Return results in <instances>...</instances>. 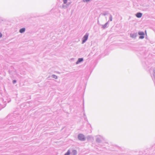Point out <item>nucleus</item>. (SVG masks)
Returning a JSON list of instances; mask_svg holds the SVG:
<instances>
[{
  "mask_svg": "<svg viewBox=\"0 0 155 155\" xmlns=\"http://www.w3.org/2000/svg\"><path fill=\"white\" fill-rule=\"evenodd\" d=\"M78 137V139L84 141L85 140V138L84 135L82 134H79Z\"/></svg>",
  "mask_w": 155,
  "mask_h": 155,
  "instance_id": "f257e3e1",
  "label": "nucleus"
},
{
  "mask_svg": "<svg viewBox=\"0 0 155 155\" xmlns=\"http://www.w3.org/2000/svg\"><path fill=\"white\" fill-rule=\"evenodd\" d=\"M88 35L87 34H86L84 37L83 38L82 43H83L85 42L88 38Z\"/></svg>",
  "mask_w": 155,
  "mask_h": 155,
  "instance_id": "f03ea898",
  "label": "nucleus"
},
{
  "mask_svg": "<svg viewBox=\"0 0 155 155\" xmlns=\"http://www.w3.org/2000/svg\"><path fill=\"white\" fill-rule=\"evenodd\" d=\"M142 16V14L140 12L136 14V16L138 18L141 17Z\"/></svg>",
  "mask_w": 155,
  "mask_h": 155,
  "instance_id": "7ed1b4c3",
  "label": "nucleus"
},
{
  "mask_svg": "<svg viewBox=\"0 0 155 155\" xmlns=\"http://www.w3.org/2000/svg\"><path fill=\"white\" fill-rule=\"evenodd\" d=\"M25 28H22L20 30L19 32L21 33H23L25 32Z\"/></svg>",
  "mask_w": 155,
  "mask_h": 155,
  "instance_id": "20e7f679",
  "label": "nucleus"
},
{
  "mask_svg": "<svg viewBox=\"0 0 155 155\" xmlns=\"http://www.w3.org/2000/svg\"><path fill=\"white\" fill-rule=\"evenodd\" d=\"M83 59L82 58H79L78 59V61L76 62V64H78L79 63L83 61Z\"/></svg>",
  "mask_w": 155,
  "mask_h": 155,
  "instance_id": "39448f33",
  "label": "nucleus"
},
{
  "mask_svg": "<svg viewBox=\"0 0 155 155\" xmlns=\"http://www.w3.org/2000/svg\"><path fill=\"white\" fill-rule=\"evenodd\" d=\"M70 151L69 150H68L67 152L65 153L64 155H69L70 154Z\"/></svg>",
  "mask_w": 155,
  "mask_h": 155,
  "instance_id": "423d86ee",
  "label": "nucleus"
},
{
  "mask_svg": "<svg viewBox=\"0 0 155 155\" xmlns=\"http://www.w3.org/2000/svg\"><path fill=\"white\" fill-rule=\"evenodd\" d=\"M52 78H53L55 79H57V76L56 75H52Z\"/></svg>",
  "mask_w": 155,
  "mask_h": 155,
  "instance_id": "0eeeda50",
  "label": "nucleus"
},
{
  "mask_svg": "<svg viewBox=\"0 0 155 155\" xmlns=\"http://www.w3.org/2000/svg\"><path fill=\"white\" fill-rule=\"evenodd\" d=\"M140 35H144V34L143 32H140L138 33Z\"/></svg>",
  "mask_w": 155,
  "mask_h": 155,
  "instance_id": "6e6552de",
  "label": "nucleus"
},
{
  "mask_svg": "<svg viewBox=\"0 0 155 155\" xmlns=\"http://www.w3.org/2000/svg\"><path fill=\"white\" fill-rule=\"evenodd\" d=\"M73 152L74 154H75L76 153V151L75 150L73 151Z\"/></svg>",
  "mask_w": 155,
  "mask_h": 155,
  "instance_id": "1a4fd4ad",
  "label": "nucleus"
},
{
  "mask_svg": "<svg viewBox=\"0 0 155 155\" xmlns=\"http://www.w3.org/2000/svg\"><path fill=\"white\" fill-rule=\"evenodd\" d=\"M67 0H64V3H66L67 2Z\"/></svg>",
  "mask_w": 155,
  "mask_h": 155,
  "instance_id": "9d476101",
  "label": "nucleus"
},
{
  "mask_svg": "<svg viewBox=\"0 0 155 155\" xmlns=\"http://www.w3.org/2000/svg\"><path fill=\"white\" fill-rule=\"evenodd\" d=\"M143 38H144V37L143 36H140V38H141V39H142Z\"/></svg>",
  "mask_w": 155,
  "mask_h": 155,
  "instance_id": "9b49d317",
  "label": "nucleus"
},
{
  "mask_svg": "<svg viewBox=\"0 0 155 155\" xmlns=\"http://www.w3.org/2000/svg\"><path fill=\"white\" fill-rule=\"evenodd\" d=\"M2 36V34L1 33H0V38H1Z\"/></svg>",
  "mask_w": 155,
  "mask_h": 155,
  "instance_id": "f8f14e48",
  "label": "nucleus"
},
{
  "mask_svg": "<svg viewBox=\"0 0 155 155\" xmlns=\"http://www.w3.org/2000/svg\"><path fill=\"white\" fill-rule=\"evenodd\" d=\"M13 83H15L16 82V81H15V80H13Z\"/></svg>",
  "mask_w": 155,
  "mask_h": 155,
  "instance_id": "ddd939ff",
  "label": "nucleus"
},
{
  "mask_svg": "<svg viewBox=\"0 0 155 155\" xmlns=\"http://www.w3.org/2000/svg\"><path fill=\"white\" fill-rule=\"evenodd\" d=\"M90 0H86L85 1L86 2H88Z\"/></svg>",
  "mask_w": 155,
  "mask_h": 155,
  "instance_id": "4468645a",
  "label": "nucleus"
},
{
  "mask_svg": "<svg viewBox=\"0 0 155 155\" xmlns=\"http://www.w3.org/2000/svg\"><path fill=\"white\" fill-rule=\"evenodd\" d=\"M130 36H131V37H134V36H133V35H132V34H130Z\"/></svg>",
  "mask_w": 155,
  "mask_h": 155,
  "instance_id": "2eb2a0df",
  "label": "nucleus"
},
{
  "mask_svg": "<svg viewBox=\"0 0 155 155\" xmlns=\"http://www.w3.org/2000/svg\"><path fill=\"white\" fill-rule=\"evenodd\" d=\"M130 36H131V37H134V36H133V35H132V34H130Z\"/></svg>",
  "mask_w": 155,
  "mask_h": 155,
  "instance_id": "dca6fc26",
  "label": "nucleus"
},
{
  "mask_svg": "<svg viewBox=\"0 0 155 155\" xmlns=\"http://www.w3.org/2000/svg\"><path fill=\"white\" fill-rule=\"evenodd\" d=\"M134 36L135 37L136 36L135 35H134Z\"/></svg>",
  "mask_w": 155,
  "mask_h": 155,
  "instance_id": "f3484780",
  "label": "nucleus"
}]
</instances>
